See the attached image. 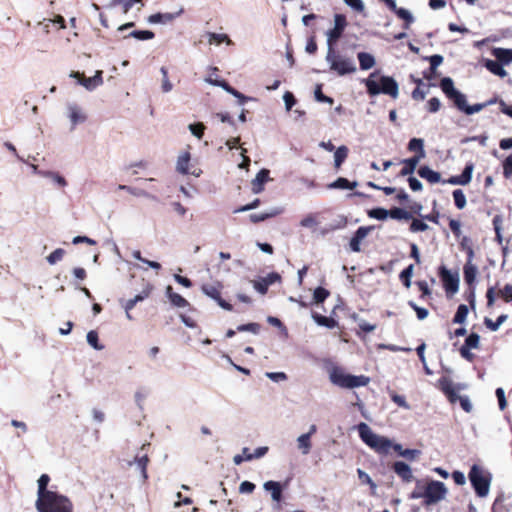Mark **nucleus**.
<instances>
[{
  "label": "nucleus",
  "mask_w": 512,
  "mask_h": 512,
  "mask_svg": "<svg viewBox=\"0 0 512 512\" xmlns=\"http://www.w3.org/2000/svg\"><path fill=\"white\" fill-rule=\"evenodd\" d=\"M477 266L472 263H466L463 268L464 280L469 286H473L477 276Z\"/></svg>",
  "instance_id": "2f4dec72"
},
{
  "label": "nucleus",
  "mask_w": 512,
  "mask_h": 512,
  "mask_svg": "<svg viewBox=\"0 0 512 512\" xmlns=\"http://www.w3.org/2000/svg\"><path fill=\"white\" fill-rule=\"evenodd\" d=\"M424 505L430 506L445 499L447 495V488L445 484L438 480H431L425 486L424 492Z\"/></svg>",
  "instance_id": "1a4fd4ad"
},
{
  "label": "nucleus",
  "mask_w": 512,
  "mask_h": 512,
  "mask_svg": "<svg viewBox=\"0 0 512 512\" xmlns=\"http://www.w3.org/2000/svg\"><path fill=\"white\" fill-rule=\"evenodd\" d=\"M329 295L330 292L326 288L319 286L314 289L313 300L316 304H320L323 303L329 297Z\"/></svg>",
  "instance_id": "603ef678"
},
{
  "label": "nucleus",
  "mask_w": 512,
  "mask_h": 512,
  "mask_svg": "<svg viewBox=\"0 0 512 512\" xmlns=\"http://www.w3.org/2000/svg\"><path fill=\"white\" fill-rule=\"evenodd\" d=\"M440 88L445 96L453 102V105L462 113L466 115H473L482 111L486 108V104L476 103L473 105H469L467 103V97L460 90L456 89L454 86V81L450 77H443L440 80Z\"/></svg>",
  "instance_id": "f257e3e1"
},
{
  "label": "nucleus",
  "mask_w": 512,
  "mask_h": 512,
  "mask_svg": "<svg viewBox=\"0 0 512 512\" xmlns=\"http://www.w3.org/2000/svg\"><path fill=\"white\" fill-rule=\"evenodd\" d=\"M389 217L395 220H410L412 219V214L400 207H392L389 210Z\"/></svg>",
  "instance_id": "a19ab883"
},
{
  "label": "nucleus",
  "mask_w": 512,
  "mask_h": 512,
  "mask_svg": "<svg viewBox=\"0 0 512 512\" xmlns=\"http://www.w3.org/2000/svg\"><path fill=\"white\" fill-rule=\"evenodd\" d=\"M357 58L359 61L360 69L361 70H369L373 68L376 64L375 57L368 52H358Z\"/></svg>",
  "instance_id": "393cba45"
},
{
  "label": "nucleus",
  "mask_w": 512,
  "mask_h": 512,
  "mask_svg": "<svg viewBox=\"0 0 512 512\" xmlns=\"http://www.w3.org/2000/svg\"><path fill=\"white\" fill-rule=\"evenodd\" d=\"M389 394H390L391 400L396 405H398L399 407H401V408H403L405 410H410L411 409V406L408 404V402L406 401L404 396L399 395V394L395 393L394 391H389Z\"/></svg>",
  "instance_id": "4d7b16f0"
},
{
  "label": "nucleus",
  "mask_w": 512,
  "mask_h": 512,
  "mask_svg": "<svg viewBox=\"0 0 512 512\" xmlns=\"http://www.w3.org/2000/svg\"><path fill=\"white\" fill-rule=\"evenodd\" d=\"M378 73V71H374L370 73L366 79L362 80L368 95L374 97L379 94H386L396 99L399 95V85L397 81L391 76L382 75L379 78V82H377L375 77Z\"/></svg>",
  "instance_id": "f03ea898"
},
{
  "label": "nucleus",
  "mask_w": 512,
  "mask_h": 512,
  "mask_svg": "<svg viewBox=\"0 0 512 512\" xmlns=\"http://www.w3.org/2000/svg\"><path fill=\"white\" fill-rule=\"evenodd\" d=\"M356 429L362 442L375 453L381 456H386L390 453L392 446L391 439L375 433L365 422L359 423Z\"/></svg>",
  "instance_id": "7ed1b4c3"
},
{
  "label": "nucleus",
  "mask_w": 512,
  "mask_h": 512,
  "mask_svg": "<svg viewBox=\"0 0 512 512\" xmlns=\"http://www.w3.org/2000/svg\"><path fill=\"white\" fill-rule=\"evenodd\" d=\"M493 55L499 62L503 63L504 65H508L512 62V49L494 48Z\"/></svg>",
  "instance_id": "7c9ffc66"
},
{
  "label": "nucleus",
  "mask_w": 512,
  "mask_h": 512,
  "mask_svg": "<svg viewBox=\"0 0 512 512\" xmlns=\"http://www.w3.org/2000/svg\"><path fill=\"white\" fill-rule=\"evenodd\" d=\"M318 224V221L316 219V214L309 213L305 217L302 218L300 221V225L304 228H315Z\"/></svg>",
  "instance_id": "680f3d73"
},
{
  "label": "nucleus",
  "mask_w": 512,
  "mask_h": 512,
  "mask_svg": "<svg viewBox=\"0 0 512 512\" xmlns=\"http://www.w3.org/2000/svg\"><path fill=\"white\" fill-rule=\"evenodd\" d=\"M189 162H190V153L184 152L182 153L178 159L176 164V169L179 173L186 175L189 173Z\"/></svg>",
  "instance_id": "f704fd0d"
},
{
  "label": "nucleus",
  "mask_w": 512,
  "mask_h": 512,
  "mask_svg": "<svg viewBox=\"0 0 512 512\" xmlns=\"http://www.w3.org/2000/svg\"><path fill=\"white\" fill-rule=\"evenodd\" d=\"M329 379L334 385L348 389L363 387L370 382V378L367 376L347 374L338 367L330 371Z\"/></svg>",
  "instance_id": "423d86ee"
},
{
  "label": "nucleus",
  "mask_w": 512,
  "mask_h": 512,
  "mask_svg": "<svg viewBox=\"0 0 512 512\" xmlns=\"http://www.w3.org/2000/svg\"><path fill=\"white\" fill-rule=\"evenodd\" d=\"M438 275L447 293L455 294L459 290L460 279L458 273H452L446 266L441 265L438 269Z\"/></svg>",
  "instance_id": "9b49d317"
},
{
  "label": "nucleus",
  "mask_w": 512,
  "mask_h": 512,
  "mask_svg": "<svg viewBox=\"0 0 512 512\" xmlns=\"http://www.w3.org/2000/svg\"><path fill=\"white\" fill-rule=\"evenodd\" d=\"M65 254L64 249L57 248L52 253H50L46 260L50 265L56 264L58 261L62 260L63 256Z\"/></svg>",
  "instance_id": "e2e57ef3"
},
{
  "label": "nucleus",
  "mask_w": 512,
  "mask_h": 512,
  "mask_svg": "<svg viewBox=\"0 0 512 512\" xmlns=\"http://www.w3.org/2000/svg\"><path fill=\"white\" fill-rule=\"evenodd\" d=\"M373 229L372 226H361L359 227L355 233L353 234V236L351 237L350 239V243H349V246H350V249L353 251V252H360L361 251V242L364 238H366V236L369 234V232Z\"/></svg>",
  "instance_id": "2eb2a0df"
},
{
  "label": "nucleus",
  "mask_w": 512,
  "mask_h": 512,
  "mask_svg": "<svg viewBox=\"0 0 512 512\" xmlns=\"http://www.w3.org/2000/svg\"><path fill=\"white\" fill-rule=\"evenodd\" d=\"M479 342H480V336L479 334L475 333V332H472L470 333L466 339H465V342H464V346L467 347V348H470V349H476L478 348L479 346Z\"/></svg>",
  "instance_id": "bf43d9fd"
},
{
  "label": "nucleus",
  "mask_w": 512,
  "mask_h": 512,
  "mask_svg": "<svg viewBox=\"0 0 512 512\" xmlns=\"http://www.w3.org/2000/svg\"><path fill=\"white\" fill-rule=\"evenodd\" d=\"M50 482V477L48 474H42L37 480L38 488H37V499H41L43 496L47 495V493L52 492V490L48 489V484Z\"/></svg>",
  "instance_id": "72a5a7b5"
},
{
  "label": "nucleus",
  "mask_w": 512,
  "mask_h": 512,
  "mask_svg": "<svg viewBox=\"0 0 512 512\" xmlns=\"http://www.w3.org/2000/svg\"><path fill=\"white\" fill-rule=\"evenodd\" d=\"M325 61L329 65V69L340 77L357 71L354 59L339 53L335 47L327 49Z\"/></svg>",
  "instance_id": "39448f33"
},
{
  "label": "nucleus",
  "mask_w": 512,
  "mask_h": 512,
  "mask_svg": "<svg viewBox=\"0 0 512 512\" xmlns=\"http://www.w3.org/2000/svg\"><path fill=\"white\" fill-rule=\"evenodd\" d=\"M393 12L404 21V29H409L410 25L415 21L413 14L406 8L396 6Z\"/></svg>",
  "instance_id": "c756f323"
},
{
  "label": "nucleus",
  "mask_w": 512,
  "mask_h": 512,
  "mask_svg": "<svg viewBox=\"0 0 512 512\" xmlns=\"http://www.w3.org/2000/svg\"><path fill=\"white\" fill-rule=\"evenodd\" d=\"M102 74H103V72L101 70H97L93 77L85 78V77H81L79 72L72 71L70 73V77L77 78L78 83L80 85L85 87L88 91H93L98 86L102 85V83H103Z\"/></svg>",
  "instance_id": "ddd939ff"
},
{
  "label": "nucleus",
  "mask_w": 512,
  "mask_h": 512,
  "mask_svg": "<svg viewBox=\"0 0 512 512\" xmlns=\"http://www.w3.org/2000/svg\"><path fill=\"white\" fill-rule=\"evenodd\" d=\"M393 471L406 483L411 482L414 478L411 467L404 461H396L393 464Z\"/></svg>",
  "instance_id": "dca6fc26"
},
{
  "label": "nucleus",
  "mask_w": 512,
  "mask_h": 512,
  "mask_svg": "<svg viewBox=\"0 0 512 512\" xmlns=\"http://www.w3.org/2000/svg\"><path fill=\"white\" fill-rule=\"evenodd\" d=\"M184 9L181 7L178 11L173 13H155L148 17L147 21L150 24H169L172 23L176 18L182 15Z\"/></svg>",
  "instance_id": "4468645a"
},
{
  "label": "nucleus",
  "mask_w": 512,
  "mask_h": 512,
  "mask_svg": "<svg viewBox=\"0 0 512 512\" xmlns=\"http://www.w3.org/2000/svg\"><path fill=\"white\" fill-rule=\"evenodd\" d=\"M202 292L209 298L216 301V303L226 311H232L233 307L230 303L221 297L220 285L215 286L211 284H203L201 287Z\"/></svg>",
  "instance_id": "f8f14e48"
},
{
  "label": "nucleus",
  "mask_w": 512,
  "mask_h": 512,
  "mask_svg": "<svg viewBox=\"0 0 512 512\" xmlns=\"http://www.w3.org/2000/svg\"><path fill=\"white\" fill-rule=\"evenodd\" d=\"M503 174L506 178L512 175V153L503 162Z\"/></svg>",
  "instance_id": "774afa93"
},
{
  "label": "nucleus",
  "mask_w": 512,
  "mask_h": 512,
  "mask_svg": "<svg viewBox=\"0 0 512 512\" xmlns=\"http://www.w3.org/2000/svg\"><path fill=\"white\" fill-rule=\"evenodd\" d=\"M474 170V164L472 162H468L461 175H457L458 179L460 180V185H467L471 182L472 174Z\"/></svg>",
  "instance_id": "37998d69"
},
{
  "label": "nucleus",
  "mask_w": 512,
  "mask_h": 512,
  "mask_svg": "<svg viewBox=\"0 0 512 512\" xmlns=\"http://www.w3.org/2000/svg\"><path fill=\"white\" fill-rule=\"evenodd\" d=\"M260 324L251 322L247 324H241L237 326V331L239 332H251L253 334H258L260 332Z\"/></svg>",
  "instance_id": "052dcab7"
},
{
  "label": "nucleus",
  "mask_w": 512,
  "mask_h": 512,
  "mask_svg": "<svg viewBox=\"0 0 512 512\" xmlns=\"http://www.w3.org/2000/svg\"><path fill=\"white\" fill-rule=\"evenodd\" d=\"M348 156V148L344 145L339 146L334 153V166L339 168Z\"/></svg>",
  "instance_id": "49530a36"
},
{
  "label": "nucleus",
  "mask_w": 512,
  "mask_h": 512,
  "mask_svg": "<svg viewBox=\"0 0 512 512\" xmlns=\"http://www.w3.org/2000/svg\"><path fill=\"white\" fill-rule=\"evenodd\" d=\"M283 212V209L280 207L271 208L265 212L261 213H252L249 215L250 221L253 223L263 222L269 218L275 217Z\"/></svg>",
  "instance_id": "aec40b11"
},
{
  "label": "nucleus",
  "mask_w": 512,
  "mask_h": 512,
  "mask_svg": "<svg viewBox=\"0 0 512 512\" xmlns=\"http://www.w3.org/2000/svg\"><path fill=\"white\" fill-rule=\"evenodd\" d=\"M468 478L478 497L483 498L488 495L491 485V475L489 473L484 474L482 468L474 464L470 468Z\"/></svg>",
  "instance_id": "0eeeda50"
},
{
  "label": "nucleus",
  "mask_w": 512,
  "mask_h": 512,
  "mask_svg": "<svg viewBox=\"0 0 512 512\" xmlns=\"http://www.w3.org/2000/svg\"><path fill=\"white\" fill-rule=\"evenodd\" d=\"M35 508L37 512H73L71 500L56 491L47 493L41 499H36Z\"/></svg>",
  "instance_id": "20e7f679"
},
{
  "label": "nucleus",
  "mask_w": 512,
  "mask_h": 512,
  "mask_svg": "<svg viewBox=\"0 0 512 512\" xmlns=\"http://www.w3.org/2000/svg\"><path fill=\"white\" fill-rule=\"evenodd\" d=\"M418 175L427 180L431 184H435L441 181V174L437 171H434L427 165L420 166L417 170Z\"/></svg>",
  "instance_id": "6ab92c4d"
},
{
  "label": "nucleus",
  "mask_w": 512,
  "mask_h": 512,
  "mask_svg": "<svg viewBox=\"0 0 512 512\" xmlns=\"http://www.w3.org/2000/svg\"><path fill=\"white\" fill-rule=\"evenodd\" d=\"M160 73L162 74V84L161 89L163 93H169L173 89V84L170 82L168 78V69L164 66L160 68Z\"/></svg>",
  "instance_id": "864d4df0"
},
{
  "label": "nucleus",
  "mask_w": 512,
  "mask_h": 512,
  "mask_svg": "<svg viewBox=\"0 0 512 512\" xmlns=\"http://www.w3.org/2000/svg\"><path fill=\"white\" fill-rule=\"evenodd\" d=\"M474 170V164L472 162H468L461 175H457L458 179L460 180V185H467L471 182L472 174Z\"/></svg>",
  "instance_id": "79ce46f5"
},
{
  "label": "nucleus",
  "mask_w": 512,
  "mask_h": 512,
  "mask_svg": "<svg viewBox=\"0 0 512 512\" xmlns=\"http://www.w3.org/2000/svg\"><path fill=\"white\" fill-rule=\"evenodd\" d=\"M190 133L197 139H202L206 126L202 122L192 123L188 125Z\"/></svg>",
  "instance_id": "6e6d98bb"
},
{
  "label": "nucleus",
  "mask_w": 512,
  "mask_h": 512,
  "mask_svg": "<svg viewBox=\"0 0 512 512\" xmlns=\"http://www.w3.org/2000/svg\"><path fill=\"white\" fill-rule=\"evenodd\" d=\"M68 109V117L72 124L71 130L75 128L76 125L83 123L86 120L85 114L82 112L81 108L75 103H69L67 105Z\"/></svg>",
  "instance_id": "f3484780"
},
{
  "label": "nucleus",
  "mask_w": 512,
  "mask_h": 512,
  "mask_svg": "<svg viewBox=\"0 0 512 512\" xmlns=\"http://www.w3.org/2000/svg\"><path fill=\"white\" fill-rule=\"evenodd\" d=\"M263 489L271 493L274 502L279 503L283 498V487L280 482L269 480L263 484Z\"/></svg>",
  "instance_id": "a211bd4d"
},
{
  "label": "nucleus",
  "mask_w": 512,
  "mask_h": 512,
  "mask_svg": "<svg viewBox=\"0 0 512 512\" xmlns=\"http://www.w3.org/2000/svg\"><path fill=\"white\" fill-rule=\"evenodd\" d=\"M149 463V458L147 455L143 456H135L132 461L128 462V466L136 465L137 469L141 474L142 481L145 482L148 479L147 474V465Z\"/></svg>",
  "instance_id": "412c9836"
},
{
  "label": "nucleus",
  "mask_w": 512,
  "mask_h": 512,
  "mask_svg": "<svg viewBox=\"0 0 512 512\" xmlns=\"http://www.w3.org/2000/svg\"><path fill=\"white\" fill-rule=\"evenodd\" d=\"M39 175L42 177L51 179L55 184H57L60 187L67 186L66 179L62 175H60L58 172H54V171H50V170L41 171V172H39Z\"/></svg>",
  "instance_id": "4c0bfd02"
},
{
  "label": "nucleus",
  "mask_w": 512,
  "mask_h": 512,
  "mask_svg": "<svg viewBox=\"0 0 512 512\" xmlns=\"http://www.w3.org/2000/svg\"><path fill=\"white\" fill-rule=\"evenodd\" d=\"M269 179V170L261 169L253 180V192L260 193L263 190V185Z\"/></svg>",
  "instance_id": "a878e982"
},
{
  "label": "nucleus",
  "mask_w": 512,
  "mask_h": 512,
  "mask_svg": "<svg viewBox=\"0 0 512 512\" xmlns=\"http://www.w3.org/2000/svg\"><path fill=\"white\" fill-rule=\"evenodd\" d=\"M165 294L170 303L177 308H186L190 305L184 297L178 293H175L171 286L166 287Z\"/></svg>",
  "instance_id": "4be33fe9"
},
{
  "label": "nucleus",
  "mask_w": 512,
  "mask_h": 512,
  "mask_svg": "<svg viewBox=\"0 0 512 512\" xmlns=\"http://www.w3.org/2000/svg\"><path fill=\"white\" fill-rule=\"evenodd\" d=\"M408 150L416 152L414 157H420L423 159L426 155L424 150V140L421 138H412L408 143Z\"/></svg>",
  "instance_id": "cd10ccee"
},
{
  "label": "nucleus",
  "mask_w": 512,
  "mask_h": 512,
  "mask_svg": "<svg viewBox=\"0 0 512 512\" xmlns=\"http://www.w3.org/2000/svg\"><path fill=\"white\" fill-rule=\"evenodd\" d=\"M358 186L357 181H349L347 178L338 177L335 181L328 184L329 189H354Z\"/></svg>",
  "instance_id": "c85d7f7f"
},
{
  "label": "nucleus",
  "mask_w": 512,
  "mask_h": 512,
  "mask_svg": "<svg viewBox=\"0 0 512 512\" xmlns=\"http://www.w3.org/2000/svg\"><path fill=\"white\" fill-rule=\"evenodd\" d=\"M429 226L422 220L412 219L410 224V231L413 233L426 231Z\"/></svg>",
  "instance_id": "69168bd1"
},
{
  "label": "nucleus",
  "mask_w": 512,
  "mask_h": 512,
  "mask_svg": "<svg viewBox=\"0 0 512 512\" xmlns=\"http://www.w3.org/2000/svg\"><path fill=\"white\" fill-rule=\"evenodd\" d=\"M142 1L143 0H111L107 7L114 8L118 5H121L123 8V12L128 13L134 4L141 3V5H143Z\"/></svg>",
  "instance_id": "ea45409f"
},
{
  "label": "nucleus",
  "mask_w": 512,
  "mask_h": 512,
  "mask_svg": "<svg viewBox=\"0 0 512 512\" xmlns=\"http://www.w3.org/2000/svg\"><path fill=\"white\" fill-rule=\"evenodd\" d=\"M468 313H469L468 306L465 305V304H460L457 307V310H456V313H455V315L453 317L452 322L454 324H463L466 321V319H467Z\"/></svg>",
  "instance_id": "a18cd8bd"
},
{
  "label": "nucleus",
  "mask_w": 512,
  "mask_h": 512,
  "mask_svg": "<svg viewBox=\"0 0 512 512\" xmlns=\"http://www.w3.org/2000/svg\"><path fill=\"white\" fill-rule=\"evenodd\" d=\"M347 26L346 16L343 14L334 15V27L326 32L327 49L334 48Z\"/></svg>",
  "instance_id": "9d476101"
},
{
  "label": "nucleus",
  "mask_w": 512,
  "mask_h": 512,
  "mask_svg": "<svg viewBox=\"0 0 512 512\" xmlns=\"http://www.w3.org/2000/svg\"><path fill=\"white\" fill-rule=\"evenodd\" d=\"M420 160V157L414 156L404 159L402 161L404 167L401 169L399 176H412Z\"/></svg>",
  "instance_id": "b1692460"
},
{
  "label": "nucleus",
  "mask_w": 512,
  "mask_h": 512,
  "mask_svg": "<svg viewBox=\"0 0 512 512\" xmlns=\"http://www.w3.org/2000/svg\"><path fill=\"white\" fill-rule=\"evenodd\" d=\"M503 66H504V64L499 62L497 59L496 60L486 59L484 61V67L492 74L499 76L501 78H503L507 75V72Z\"/></svg>",
  "instance_id": "5701e85b"
},
{
  "label": "nucleus",
  "mask_w": 512,
  "mask_h": 512,
  "mask_svg": "<svg viewBox=\"0 0 512 512\" xmlns=\"http://www.w3.org/2000/svg\"><path fill=\"white\" fill-rule=\"evenodd\" d=\"M312 319L317 325L326 327L328 329H333L338 325V322L334 318L323 316L316 312L312 313Z\"/></svg>",
  "instance_id": "bb28decb"
},
{
  "label": "nucleus",
  "mask_w": 512,
  "mask_h": 512,
  "mask_svg": "<svg viewBox=\"0 0 512 512\" xmlns=\"http://www.w3.org/2000/svg\"><path fill=\"white\" fill-rule=\"evenodd\" d=\"M414 265L410 264L405 269H403L399 275L400 280L406 288L411 286V277L413 275Z\"/></svg>",
  "instance_id": "8fccbe9b"
},
{
  "label": "nucleus",
  "mask_w": 512,
  "mask_h": 512,
  "mask_svg": "<svg viewBox=\"0 0 512 512\" xmlns=\"http://www.w3.org/2000/svg\"><path fill=\"white\" fill-rule=\"evenodd\" d=\"M87 343L95 350L101 351L104 349V345L99 343V336L97 331L90 330L86 335Z\"/></svg>",
  "instance_id": "09e8293b"
},
{
  "label": "nucleus",
  "mask_w": 512,
  "mask_h": 512,
  "mask_svg": "<svg viewBox=\"0 0 512 512\" xmlns=\"http://www.w3.org/2000/svg\"><path fill=\"white\" fill-rule=\"evenodd\" d=\"M508 319L507 314H501L497 317L495 321L492 319L485 317L484 318V324L485 326L490 329L491 331L495 332L498 331L500 326Z\"/></svg>",
  "instance_id": "58836bf2"
},
{
  "label": "nucleus",
  "mask_w": 512,
  "mask_h": 512,
  "mask_svg": "<svg viewBox=\"0 0 512 512\" xmlns=\"http://www.w3.org/2000/svg\"><path fill=\"white\" fill-rule=\"evenodd\" d=\"M408 304L416 312L417 318L419 320H424L427 318L429 312L426 308L418 306L414 301H409Z\"/></svg>",
  "instance_id": "338daca9"
},
{
  "label": "nucleus",
  "mask_w": 512,
  "mask_h": 512,
  "mask_svg": "<svg viewBox=\"0 0 512 512\" xmlns=\"http://www.w3.org/2000/svg\"><path fill=\"white\" fill-rule=\"evenodd\" d=\"M297 447L301 451L303 455H307L310 453L312 443L309 434H301L297 438Z\"/></svg>",
  "instance_id": "e433bc0d"
},
{
  "label": "nucleus",
  "mask_w": 512,
  "mask_h": 512,
  "mask_svg": "<svg viewBox=\"0 0 512 512\" xmlns=\"http://www.w3.org/2000/svg\"><path fill=\"white\" fill-rule=\"evenodd\" d=\"M127 37H133L137 40L145 41L153 39L155 34L151 30H134Z\"/></svg>",
  "instance_id": "3c124183"
},
{
  "label": "nucleus",
  "mask_w": 512,
  "mask_h": 512,
  "mask_svg": "<svg viewBox=\"0 0 512 512\" xmlns=\"http://www.w3.org/2000/svg\"><path fill=\"white\" fill-rule=\"evenodd\" d=\"M205 37H207L208 42L210 44H221L226 43L227 45H232L233 41L229 38L227 34H219L215 32H206L204 34Z\"/></svg>",
  "instance_id": "473e14b6"
},
{
  "label": "nucleus",
  "mask_w": 512,
  "mask_h": 512,
  "mask_svg": "<svg viewBox=\"0 0 512 512\" xmlns=\"http://www.w3.org/2000/svg\"><path fill=\"white\" fill-rule=\"evenodd\" d=\"M357 474H358L359 480L363 484L369 485L370 490H371V495H376V493H377V484L372 480V478L369 476V474H367L362 469H357Z\"/></svg>",
  "instance_id": "c03bdc74"
},
{
  "label": "nucleus",
  "mask_w": 512,
  "mask_h": 512,
  "mask_svg": "<svg viewBox=\"0 0 512 512\" xmlns=\"http://www.w3.org/2000/svg\"><path fill=\"white\" fill-rule=\"evenodd\" d=\"M454 204L458 209H463L466 206V196L462 189H455L452 193Z\"/></svg>",
  "instance_id": "5fc2aeb1"
},
{
  "label": "nucleus",
  "mask_w": 512,
  "mask_h": 512,
  "mask_svg": "<svg viewBox=\"0 0 512 512\" xmlns=\"http://www.w3.org/2000/svg\"><path fill=\"white\" fill-rule=\"evenodd\" d=\"M118 189L127 191L128 193H130L134 196H137V197H145V198H149L151 200H156L155 196L151 195L147 191L140 189V188H135V187H131L128 185L120 184V185H118Z\"/></svg>",
  "instance_id": "c9c22d12"
},
{
  "label": "nucleus",
  "mask_w": 512,
  "mask_h": 512,
  "mask_svg": "<svg viewBox=\"0 0 512 512\" xmlns=\"http://www.w3.org/2000/svg\"><path fill=\"white\" fill-rule=\"evenodd\" d=\"M439 384L441 386V390L447 396L450 403L454 404L457 401H459L462 409L465 412L470 413L472 411L473 406H472V403H471L469 397L466 395L459 396L455 391L453 382L449 378H447V377L440 378Z\"/></svg>",
  "instance_id": "6e6552de"
},
{
  "label": "nucleus",
  "mask_w": 512,
  "mask_h": 512,
  "mask_svg": "<svg viewBox=\"0 0 512 512\" xmlns=\"http://www.w3.org/2000/svg\"><path fill=\"white\" fill-rule=\"evenodd\" d=\"M367 214L370 218H373V219H376L379 221H384L389 217V210L382 208V207H376V208L370 209L367 212Z\"/></svg>",
  "instance_id": "de8ad7c7"
},
{
  "label": "nucleus",
  "mask_w": 512,
  "mask_h": 512,
  "mask_svg": "<svg viewBox=\"0 0 512 512\" xmlns=\"http://www.w3.org/2000/svg\"><path fill=\"white\" fill-rule=\"evenodd\" d=\"M314 97H315V100L317 102L327 103V104H330V105H332L333 102H334L333 98L323 94V92H322V85L321 84H318L316 86L315 91H314Z\"/></svg>",
  "instance_id": "13d9d810"
},
{
  "label": "nucleus",
  "mask_w": 512,
  "mask_h": 512,
  "mask_svg": "<svg viewBox=\"0 0 512 512\" xmlns=\"http://www.w3.org/2000/svg\"><path fill=\"white\" fill-rule=\"evenodd\" d=\"M424 60L429 61L430 71L436 72L437 67L440 66L443 62V56L440 54H434V55L425 57Z\"/></svg>",
  "instance_id": "0e129e2a"
}]
</instances>
